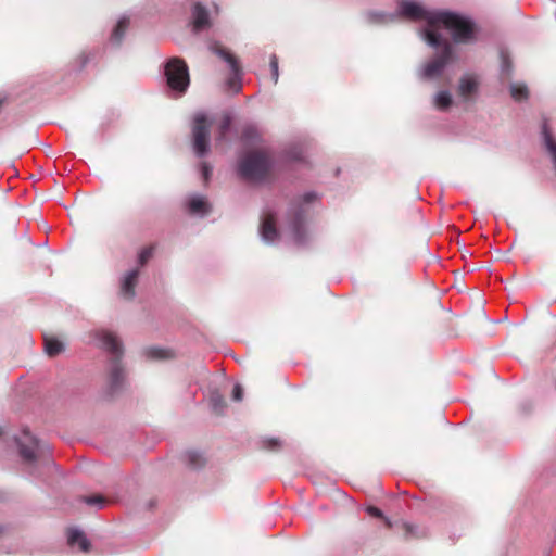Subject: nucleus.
Listing matches in <instances>:
<instances>
[{"label":"nucleus","instance_id":"obj_5","mask_svg":"<svg viewBox=\"0 0 556 556\" xmlns=\"http://www.w3.org/2000/svg\"><path fill=\"white\" fill-rule=\"evenodd\" d=\"M164 76L172 97L178 98L187 92L190 76L188 66L182 59H169L164 65Z\"/></svg>","mask_w":556,"mask_h":556},{"label":"nucleus","instance_id":"obj_27","mask_svg":"<svg viewBox=\"0 0 556 556\" xmlns=\"http://www.w3.org/2000/svg\"><path fill=\"white\" fill-rule=\"evenodd\" d=\"M83 501L87 505H94L99 508H102L105 504V498L102 495L85 496L83 497Z\"/></svg>","mask_w":556,"mask_h":556},{"label":"nucleus","instance_id":"obj_29","mask_svg":"<svg viewBox=\"0 0 556 556\" xmlns=\"http://www.w3.org/2000/svg\"><path fill=\"white\" fill-rule=\"evenodd\" d=\"M270 70H271V77H273L274 84H277L278 77H279V71H278V59L275 54H271V56H270Z\"/></svg>","mask_w":556,"mask_h":556},{"label":"nucleus","instance_id":"obj_14","mask_svg":"<svg viewBox=\"0 0 556 556\" xmlns=\"http://www.w3.org/2000/svg\"><path fill=\"white\" fill-rule=\"evenodd\" d=\"M139 276L138 269H132L126 274L122 281V293L128 299L135 296V286Z\"/></svg>","mask_w":556,"mask_h":556},{"label":"nucleus","instance_id":"obj_25","mask_svg":"<svg viewBox=\"0 0 556 556\" xmlns=\"http://www.w3.org/2000/svg\"><path fill=\"white\" fill-rule=\"evenodd\" d=\"M211 405H212V408L214 409V412H216L218 414L223 413L224 408L226 407V403H225L223 396L217 392L212 393Z\"/></svg>","mask_w":556,"mask_h":556},{"label":"nucleus","instance_id":"obj_22","mask_svg":"<svg viewBox=\"0 0 556 556\" xmlns=\"http://www.w3.org/2000/svg\"><path fill=\"white\" fill-rule=\"evenodd\" d=\"M509 89L511 98L516 101H522L528 98V88L522 84H511Z\"/></svg>","mask_w":556,"mask_h":556},{"label":"nucleus","instance_id":"obj_32","mask_svg":"<svg viewBox=\"0 0 556 556\" xmlns=\"http://www.w3.org/2000/svg\"><path fill=\"white\" fill-rule=\"evenodd\" d=\"M264 447L268 450H276L280 446V442L277 439H266L263 442Z\"/></svg>","mask_w":556,"mask_h":556},{"label":"nucleus","instance_id":"obj_33","mask_svg":"<svg viewBox=\"0 0 556 556\" xmlns=\"http://www.w3.org/2000/svg\"><path fill=\"white\" fill-rule=\"evenodd\" d=\"M256 135V129L254 127H247L244 130H243V134H242V137L243 139L245 140H252L254 138V136Z\"/></svg>","mask_w":556,"mask_h":556},{"label":"nucleus","instance_id":"obj_9","mask_svg":"<svg viewBox=\"0 0 556 556\" xmlns=\"http://www.w3.org/2000/svg\"><path fill=\"white\" fill-rule=\"evenodd\" d=\"M216 53L229 65L231 71V77L227 80L228 88L238 93L241 90V68L238 60L225 49H217Z\"/></svg>","mask_w":556,"mask_h":556},{"label":"nucleus","instance_id":"obj_10","mask_svg":"<svg viewBox=\"0 0 556 556\" xmlns=\"http://www.w3.org/2000/svg\"><path fill=\"white\" fill-rule=\"evenodd\" d=\"M262 240L266 243H274L279 238V231L276 227V215L273 212L263 214L260 226Z\"/></svg>","mask_w":556,"mask_h":556},{"label":"nucleus","instance_id":"obj_28","mask_svg":"<svg viewBox=\"0 0 556 556\" xmlns=\"http://www.w3.org/2000/svg\"><path fill=\"white\" fill-rule=\"evenodd\" d=\"M366 513L371 516V517H376V518H381V519H384L386 520V523L391 527V522L388 518L384 517L383 513L381 509H379L378 507H375V506H368L366 508Z\"/></svg>","mask_w":556,"mask_h":556},{"label":"nucleus","instance_id":"obj_3","mask_svg":"<svg viewBox=\"0 0 556 556\" xmlns=\"http://www.w3.org/2000/svg\"><path fill=\"white\" fill-rule=\"evenodd\" d=\"M317 200V194L309 191L293 201L290 205L288 212V229L296 245H305L308 242L305 222L311 212V205Z\"/></svg>","mask_w":556,"mask_h":556},{"label":"nucleus","instance_id":"obj_7","mask_svg":"<svg viewBox=\"0 0 556 556\" xmlns=\"http://www.w3.org/2000/svg\"><path fill=\"white\" fill-rule=\"evenodd\" d=\"M210 127L211 123L204 113H198L192 126V146L194 153L203 157L210 150Z\"/></svg>","mask_w":556,"mask_h":556},{"label":"nucleus","instance_id":"obj_26","mask_svg":"<svg viewBox=\"0 0 556 556\" xmlns=\"http://www.w3.org/2000/svg\"><path fill=\"white\" fill-rule=\"evenodd\" d=\"M501 60H502V64H501L502 74L509 76L510 72H511V61H510L509 56L504 51L501 52Z\"/></svg>","mask_w":556,"mask_h":556},{"label":"nucleus","instance_id":"obj_19","mask_svg":"<svg viewBox=\"0 0 556 556\" xmlns=\"http://www.w3.org/2000/svg\"><path fill=\"white\" fill-rule=\"evenodd\" d=\"M434 106L441 111L447 110L452 104V96L448 91H439L434 97Z\"/></svg>","mask_w":556,"mask_h":556},{"label":"nucleus","instance_id":"obj_11","mask_svg":"<svg viewBox=\"0 0 556 556\" xmlns=\"http://www.w3.org/2000/svg\"><path fill=\"white\" fill-rule=\"evenodd\" d=\"M191 18H192V30L194 33H200L211 26L208 12H207L206 8L200 2H195L193 4L192 11H191Z\"/></svg>","mask_w":556,"mask_h":556},{"label":"nucleus","instance_id":"obj_30","mask_svg":"<svg viewBox=\"0 0 556 556\" xmlns=\"http://www.w3.org/2000/svg\"><path fill=\"white\" fill-rule=\"evenodd\" d=\"M153 255V247L143 249L138 257L139 264L143 266Z\"/></svg>","mask_w":556,"mask_h":556},{"label":"nucleus","instance_id":"obj_31","mask_svg":"<svg viewBox=\"0 0 556 556\" xmlns=\"http://www.w3.org/2000/svg\"><path fill=\"white\" fill-rule=\"evenodd\" d=\"M288 157L292 161L300 162L304 160L303 150L301 148H292L288 151Z\"/></svg>","mask_w":556,"mask_h":556},{"label":"nucleus","instance_id":"obj_6","mask_svg":"<svg viewBox=\"0 0 556 556\" xmlns=\"http://www.w3.org/2000/svg\"><path fill=\"white\" fill-rule=\"evenodd\" d=\"M435 48L440 49V51L420 70L419 75L424 79H432L439 77L452 60V46L442 36L440 46Z\"/></svg>","mask_w":556,"mask_h":556},{"label":"nucleus","instance_id":"obj_18","mask_svg":"<svg viewBox=\"0 0 556 556\" xmlns=\"http://www.w3.org/2000/svg\"><path fill=\"white\" fill-rule=\"evenodd\" d=\"M45 350L49 356H56L64 350V345L56 338L45 337Z\"/></svg>","mask_w":556,"mask_h":556},{"label":"nucleus","instance_id":"obj_17","mask_svg":"<svg viewBox=\"0 0 556 556\" xmlns=\"http://www.w3.org/2000/svg\"><path fill=\"white\" fill-rule=\"evenodd\" d=\"M478 83L470 76H464L458 86V92L463 97H468L477 90Z\"/></svg>","mask_w":556,"mask_h":556},{"label":"nucleus","instance_id":"obj_8","mask_svg":"<svg viewBox=\"0 0 556 556\" xmlns=\"http://www.w3.org/2000/svg\"><path fill=\"white\" fill-rule=\"evenodd\" d=\"M15 441L23 462L29 466H35L40 454L38 440L28 430H24L21 437H17Z\"/></svg>","mask_w":556,"mask_h":556},{"label":"nucleus","instance_id":"obj_15","mask_svg":"<svg viewBox=\"0 0 556 556\" xmlns=\"http://www.w3.org/2000/svg\"><path fill=\"white\" fill-rule=\"evenodd\" d=\"M128 25H129L128 17L123 16L118 20L115 28L113 29V33H112L111 39H110L113 45H119V42L122 41V39L125 35L126 29L128 28Z\"/></svg>","mask_w":556,"mask_h":556},{"label":"nucleus","instance_id":"obj_16","mask_svg":"<svg viewBox=\"0 0 556 556\" xmlns=\"http://www.w3.org/2000/svg\"><path fill=\"white\" fill-rule=\"evenodd\" d=\"M542 135H543L545 147H546L547 151L549 152V154L552 155L553 162L556 167V140L553 138L546 122L543 123Z\"/></svg>","mask_w":556,"mask_h":556},{"label":"nucleus","instance_id":"obj_2","mask_svg":"<svg viewBox=\"0 0 556 556\" xmlns=\"http://www.w3.org/2000/svg\"><path fill=\"white\" fill-rule=\"evenodd\" d=\"M93 338L99 346L111 355L109 389L110 393L114 394L123 387L125 380V370L121 364L123 356L122 342L116 334L104 329L96 330Z\"/></svg>","mask_w":556,"mask_h":556},{"label":"nucleus","instance_id":"obj_35","mask_svg":"<svg viewBox=\"0 0 556 556\" xmlns=\"http://www.w3.org/2000/svg\"><path fill=\"white\" fill-rule=\"evenodd\" d=\"M211 172H212V168H211V166L207 163H202L201 164V173H202V176H203L205 181L208 180Z\"/></svg>","mask_w":556,"mask_h":556},{"label":"nucleus","instance_id":"obj_21","mask_svg":"<svg viewBox=\"0 0 556 556\" xmlns=\"http://www.w3.org/2000/svg\"><path fill=\"white\" fill-rule=\"evenodd\" d=\"M403 528L405 530V536L406 539H413V538H425L427 536V530L425 528H419L416 525L404 522Z\"/></svg>","mask_w":556,"mask_h":556},{"label":"nucleus","instance_id":"obj_1","mask_svg":"<svg viewBox=\"0 0 556 556\" xmlns=\"http://www.w3.org/2000/svg\"><path fill=\"white\" fill-rule=\"evenodd\" d=\"M368 20L372 23L386 24L405 16L414 21H426L427 25L421 30L424 39L431 47H438L441 43L442 28L447 29L452 38L457 43H467L475 38V24L464 15L451 11H428L420 4L412 0H402L399 10L394 13L369 12Z\"/></svg>","mask_w":556,"mask_h":556},{"label":"nucleus","instance_id":"obj_34","mask_svg":"<svg viewBox=\"0 0 556 556\" xmlns=\"http://www.w3.org/2000/svg\"><path fill=\"white\" fill-rule=\"evenodd\" d=\"M242 396H243V389L241 388L240 384H236L233 387L232 399L235 401H241Z\"/></svg>","mask_w":556,"mask_h":556},{"label":"nucleus","instance_id":"obj_20","mask_svg":"<svg viewBox=\"0 0 556 556\" xmlns=\"http://www.w3.org/2000/svg\"><path fill=\"white\" fill-rule=\"evenodd\" d=\"M232 124V117L230 114H224L218 125V135L216 137L217 141H224L226 139L227 134L230 130Z\"/></svg>","mask_w":556,"mask_h":556},{"label":"nucleus","instance_id":"obj_4","mask_svg":"<svg viewBox=\"0 0 556 556\" xmlns=\"http://www.w3.org/2000/svg\"><path fill=\"white\" fill-rule=\"evenodd\" d=\"M271 165L267 152H250L240 161L238 173L244 180L261 182L268 176Z\"/></svg>","mask_w":556,"mask_h":556},{"label":"nucleus","instance_id":"obj_24","mask_svg":"<svg viewBox=\"0 0 556 556\" xmlns=\"http://www.w3.org/2000/svg\"><path fill=\"white\" fill-rule=\"evenodd\" d=\"M188 465L194 469L200 468L204 464L203 455L195 451L186 454Z\"/></svg>","mask_w":556,"mask_h":556},{"label":"nucleus","instance_id":"obj_13","mask_svg":"<svg viewBox=\"0 0 556 556\" xmlns=\"http://www.w3.org/2000/svg\"><path fill=\"white\" fill-rule=\"evenodd\" d=\"M188 210L191 214L204 216L211 207L208 202L201 195H193L188 201Z\"/></svg>","mask_w":556,"mask_h":556},{"label":"nucleus","instance_id":"obj_23","mask_svg":"<svg viewBox=\"0 0 556 556\" xmlns=\"http://www.w3.org/2000/svg\"><path fill=\"white\" fill-rule=\"evenodd\" d=\"M144 354L148 358H151V359H164V358H168L170 356V352L168 350L156 348V346L148 348L144 351Z\"/></svg>","mask_w":556,"mask_h":556},{"label":"nucleus","instance_id":"obj_12","mask_svg":"<svg viewBox=\"0 0 556 556\" xmlns=\"http://www.w3.org/2000/svg\"><path fill=\"white\" fill-rule=\"evenodd\" d=\"M67 542L71 546L78 545L79 549L84 553L89 552L91 547V544L84 532L75 528L68 530Z\"/></svg>","mask_w":556,"mask_h":556}]
</instances>
